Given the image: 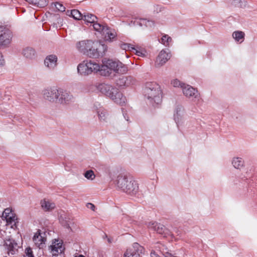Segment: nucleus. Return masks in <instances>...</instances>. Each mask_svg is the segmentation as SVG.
Wrapping results in <instances>:
<instances>
[{"mask_svg":"<svg viewBox=\"0 0 257 257\" xmlns=\"http://www.w3.org/2000/svg\"><path fill=\"white\" fill-rule=\"evenodd\" d=\"M43 94L45 99L52 102L66 104L73 99V96L70 93L56 86L45 89Z\"/></svg>","mask_w":257,"mask_h":257,"instance_id":"f257e3e1","label":"nucleus"},{"mask_svg":"<svg viewBox=\"0 0 257 257\" xmlns=\"http://www.w3.org/2000/svg\"><path fill=\"white\" fill-rule=\"evenodd\" d=\"M115 183L118 189L131 195H136L139 191V184L137 182L126 175H118Z\"/></svg>","mask_w":257,"mask_h":257,"instance_id":"f03ea898","label":"nucleus"},{"mask_svg":"<svg viewBox=\"0 0 257 257\" xmlns=\"http://www.w3.org/2000/svg\"><path fill=\"white\" fill-rule=\"evenodd\" d=\"M145 97L153 105L159 104L162 101V90L160 85L155 82L146 83L144 88Z\"/></svg>","mask_w":257,"mask_h":257,"instance_id":"7ed1b4c3","label":"nucleus"},{"mask_svg":"<svg viewBox=\"0 0 257 257\" xmlns=\"http://www.w3.org/2000/svg\"><path fill=\"white\" fill-rule=\"evenodd\" d=\"M97 89L115 103L120 105L125 104L126 98L118 88L109 84L101 83L98 85Z\"/></svg>","mask_w":257,"mask_h":257,"instance_id":"20e7f679","label":"nucleus"},{"mask_svg":"<svg viewBox=\"0 0 257 257\" xmlns=\"http://www.w3.org/2000/svg\"><path fill=\"white\" fill-rule=\"evenodd\" d=\"M101 66L100 74L103 76H109L112 71L117 73H125L127 71V67L119 61L112 59L103 60Z\"/></svg>","mask_w":257,"mask_h":257,"instance_id":"39448f33","label":"nucleus"},{"mask_svg":"<svg viewBox=\"0 0 257 257\" xmlns=\"http://www.w3.org/2000/svg\"><path fill=\"white\" fill-rule=\"evenodd\" d=\"M92 44L87 55L89 57L98 58L103 55L107 50V46L99 42L92 41Z\"/></svg>","mask_w":257,"mask_h":257,"instance_id":"423d86ee","label":"nucleus"},{"mask_svg":"<svg viewBox=\"0 0 257 257\" xmlns=\"http://www.w3.org/2000/svg\"><path fill=\"white\" fill-rule=\"evenodd\" d=\"M94 30L104 36L106 41L111 42L116 36V33L114 30L101 24H94Z\"/></svg>","mask_w":257,"mask_h":257,"instance_id":"0eeeda50","label":"nucleus"},{"mask_svg":"<svg viewBox=\"0 0 257 257\" xmlns=\"http://www.w3.org/2000/svg\"><path fill=\"white\" fill-rule=\"evenodd\" d=\"M2 218L3 220H6L8 225H10L12 228L17 227V223L18 222L16 214L10 208H7L3 212Z\"/></svg>","mask_w":257,"mask_h":257,"instance_id":"6e6552de","label":"nucleus"},{"mask_svg":"<svg viewBox=\"0 0 257 257\" xmlns=\"http://www.w3.org/2000/svg\"><path fill=\"white\" fill-rule=\"evenodd\" d=\"M144 251V247L139 243L135 242L132 247L129 248L124 253V257H140V254Z\"/></svg>","mask_w":257,"mask_h":257,"instance_id":"1a4fd4ad","label":"nucleus"},{"mask_svg":"<svg viewBox=\"0 0 257 257\" xmlns=\"http://www.w3.org/2000/svg\"><path fill=\"white\" fill-rule=\"evenodd\" d=\"M148 227L150 229L156 231L158 233L162 234L165 237L171 235L170 230L160 223L156 222H151L148 223Z\"/></svg>","mask_w":257,"mask_h":257,"instance_id":"9d476101","label":"nucleus"},{"mask_svg":"<svg viewBox=\"0 0 257 257\" xmlns=\"http://www.w3.org/2000/svg\"><path fill=\"white\" fill-rule=\"evenodd\" d=\"M171 55L168 49L162 50L156 58L155 66L160 67L164 65L171 58Z\"/></svg>","mask_w":257,"mask_h":257,"instance_id":"9b49d317","label":"nucleus"},{"mask_svg":"<svg viewBox=\"0 0 257 257\" xmlns=\"http://www.w3.org/2000/svg\"><path fill=\"white\" fill-rule=\"evenodd\" d=\"M12 38V33L9 30L0 27V45L6 46L10 44Z\"/></svg>","mask_w":257,"mask_h":257,"instance_id":"f8f14e48","label":"nucleus"},{"mask_svg":"<svg viewBox=\"0 0 257 257\" xmlns=\"http://www.w3.org/2000/svg\"><path fill=\"white\" fill-rule=\"evenodd\" d=\"M183 94L192 99H199L200 95L198 91L189 85H185L182 89Z\"/></svg>","mask_w":257,"mask_h":257,"instance_id":"ddd939ff","label":"nucleus"},{"mask_svg":"<svg viewBox=\"0 0 257 257\" xmlns=\"http://www.w3.org/2000/svg\"><path fill=\"white\" fill-rule=\"evenodd\" d=\"M49 250L53 255H57L64 250L62 241L59 239H55L53 240L52 244L49 246Z\"/></svg>","mask_w":257,"mask_h":257,"instance_id":"4468645a","label":"nucleus"},{"mask_svg":"<svg viewBox=\"0 0 257 257\" xmlns=\"http://www.w3.org/2000/svg\"><path fill=\"white\" fill-rule=\"evenodd\" d=\"M92 40H86L79 41L76 43V48L77 50L82 53L83 54L87 55L88 50L92 44Z\"/></svg>","mask_w":257,"mask_h":257,"instance_id":"2eb2a0df","label":"nucleus"},{"mask_svg":"<svg viewBox=\"0 0 257 257\" xmlns=\"http://www.w3.org/2000/svg\"><path fill=\"white\" fill-rule=\"evenodd\" d=\"M135 79L131 76H121L117 80V84L120 87H128L135 84Z\"/></svg>","mask_w":257,"mask_h":257,"instance_id":"dca6fc26","label":"nucleus"},{"mask_svg":"<svg viewBox=\"0 0 257 257\" xmlns=\"http://www.w3.org/2000/svg\"><path fill=\"white\" fill-rule=\"evenodd\" d=\"M184 113V109L182 106L178 105L176 106L174 111V119L177 125H178L183 119Z\"/></svg>","mask_w":257,"mask_h":257,"instance_id":"f3484780","label":"nucleus"},{"mask_svg":"<svg viewBox=\"0 0 257 257\" xmlns=\"http://www.w3.org/2000/svg\"><path fill=\"white\" fill-rule=\"evenodd\" d=\"M58 58L55 55H49L47 56L45 60L44 64L46 67L50 69H54L57 65Z\"/></svg>","mask_w":257,"mask_h":257,"instance_id":"a211bd4d","label":"nucleus"},{"mask_svg":"<svg viewBox=\"0 0 257 257\" xmlns=\"http://www.w3.org/2000/svg\"><path fill=\"white\" fill-rule=\"evenodd\" d=\"M98 120L103 124H107L110 121V116L107 110L103 108H100L97 112Z\"/></svg>","mask_w":257,"mask_h":257,"instance_id":"6ab92c4d","label":"nucleus"},{"mask_svg":"<svg viewBox=\"0 0 257 257\" xmlns=\"http://www.w3.org/2000/svg\"><path fill=\"white\" fill-rule=\"evenodd\" d=\"M33 240L35 245L39 248H42L45 244L46 238L40 233V230L36 232L33 236Z\"/></svg>","mask_w":257,"mask_h":257,"instance_id":"aec40b11","label":"nucleus"},{"mask_svg":"<svg viewBox=\"0 0 257 257\" xmlns=\"http://www.w3.org/2000/svg\"><path fill=\"white\" fill-rule=\"evenodd\" d=\"M5 245L7 247L8 253L14 254L17 251L18 244L13 239L7 238L5 241Z\"/></svg>","mask_w":257,"mask_h":257,"instance_id":"412c9836","label":"nucleus"},{"mask_svg":"<svg viewBox=\"0 0 257 257\" xmlns=\"http://www.w3.org/2000/svg\"><path fill=\"white\" fill-rule=\"evenodd\" d=\"M77 72L81 75H88L91 74L88 65V60L84 61L78 64L77 66Z\"/></svg>","mask_w":257,"mask_h":257,"instance_id":"4be33fe9","label":"nucleus"},{"mask_svg":"<svg viewBox=\"0 0 257 257\" xmlns=\"http://www.w3.org/2000/svg\"><path fill=\"white\" fill-rule=\"evenodd\" d=\"M82 20H84L86 24H91L93 28L94 24H100L97 22V18L92 14L85 13L83 16Z\"/></svg>","mask_w":257,"mask_h":257,"instance_id":"5701e85b","label":"nucleus"},{"mask_svg":"<svg viewBox=\"0 0 257 257\" xmlns=\"http://www.w3.org/2000/svg\"><path fill=\"white\" fill-rule=\"evenodd\" d=\"M40 204L42 208L45 211H51L56 206L53 202L45 199L41 201Z\"/></svg>","mask_w":257,"mask_h":257,"instance_id":"b1692460","label":"nucleus"},{"mask_svg":"<svg viewBox=\"0 0 257 257\" xmlns=\"http://www.w3.org/2000/svg\"><path fill=\"white\" fill-rule=\"evenodd\" d=\"M22 54L25 58L32 59L36 56V51L33 48L27 47L23 49Z\"/></svg>","mask_w":257,"mask_h":257,"instance_id":"393cba45","label":"nucleus"},{"mask_svg":"<svg viewBox=\"0 0 257 257\" xmlns=\"http://www.w3.org/2000/svg\"><path fill=\"white\" fill-rule=\"evenodd\" d=\"M231 163L233 167L236 169L240 170L244 166V161L240 157H234Z\"/></svg>","mask_w":257,"mask_h":257,"instance_id":"a878e982","label":"nucleus"},{"mask_svg":"<svg viewBox=\"0 0 257 257\" xmlns=\"http://www.w3.org/2000/svg\"><path fill=\"white\" fill-rule=\"evenodd\" d=\"M88 65L91 74L93 72H97L99 71L100 72L101 66L96 62L93 60H88Z\"/></svg>","mask_w":257,"mask_h":257,"instance_id":"bb28decb","label":"nucleus"},{"mask_svg":"<svg viewBox=\"0 0 257 257\" xmlns=\"http://www.w3.org/2000/svg\"><path fill=\"white\" fill-rule=\"evenodd\" d=\"M232 36L235 41L241 43L244 41L245 34L242 31H236L232 33Z\"/></svg>","mask_w":257,"mask_h":257,"instance_id":"cd10ccee","label":"nucleus"},{"mask_svg":"<svg viewBox=\"0 0 257 257\" xmlns=\"http://www.w3.org/2000/svg\"><path fill=\"white\" fill-rule=\"evenodd\" d=\"M27 2L37 7H44L47 5L46 0H25Z\"/></svg>","mask_w":257,"mask_h":257,"instance_id":"c85d7f7f","label":"nucleus"},{"mask_svg":"<svg viewBox=\"0 0 257 257\" xmlns=\"http://www.w3.org/2000/svg\"><path fill=\"white\" fill-rule=\"evenodd\" d=\"M70 13L72 17L76 19V20H81L82 19L83 15H82L81 13L77 10H73L70 12L69 11H67L68 15H69V13Z\"/></svg>","mask_w":257,"mask_h":257,"instance_id":"c756f323","label":"nucleus"},{"mask_svg":"<svg viewBox=\"0 0 257 257\" xmlns=\"http://www.w3.org/2000/svg\"><path fill=\"white\" fill-rule=\"evenodd\" d=\"M172 41V39L170 36L168 35H164L161 38L160 42L164 46L167 47L169 46Z\"/></svg>","mask_w":257,"mask_h":257,"instance_id":"7c9ffc66","label":"nucleus"},{"mask_svg":"<svg viewBox=\"0 0 257 257\" xmlns=\"http://www.w3.org/2000/svg\"><path fill=\"white\" fill-rule=\"evenodd\" d=\"M84 177L88 180H93L95 179V175L93 171L91 170H89L86 171L84 174Z\"/></svg>","mask_w":257,"mask_h":257,"instance_id":"2f4dec72","label":"nucleus"},{"mask_svg":"<svg viewBox=\"0 0 257 257\" xmlns=\"http://www.w3.org/2000/svg\"><path fill=\"white\" fill-rule=\"evenodd\" d=\"M171 84L175 87H181L183 89V87L186 85L184 83L181 82L180 80L177 79H173L171 81Z\"/></svg>","mask_w":257,"mask_h":257,"instance_id":"473e14b6","label":"nucleus"},{"mask_svg":"<svg viewBox=\"0 0 257 257\" xmlns=\"http://www.w3.org/2000/svg\"><path fill=\"white\" fill-rule=\"evenodd\" d=\"M147 22V20L146 19H135L134 21V25H139L141 27L146 25V23Z\"/></svg>","mask_w":257,"mask_h":257,"instance_id":"72a5a7b5","label":"nucleus"},{"mask_svg":"<svg viewBox=\"0 0 257 257\" xmlns=\"http://www.w3.org/2000/svg\"><path fill=\"white\" fill-rule=\"evenodd\" d=\"M120 46L122 49L124 50L133 51V50H135V47L131 44L122 43L120 44Z\"/></svg>","mask_w":257,"mask_h":257,"instance_id":"f704fd0d","label":"nucleus"},{"mask_svg":"<svg viewBox=\"0 0 257 257\" xmlns=\"http://www.w3.org/2000/svg\"><path fill=\"white\" fill-rule=\"evenodd\" d=\"M159 244H162L160 243H157L155 245L154 250H153L151 252V257H161L160 255L159 254H158V253H157V251H160L163 254L162 251H161V250H157L156 249V246L158 245Z\"/></svg>","mask_w":257,"mask_h":257,"instance_id":"c9c22d12","label":"nucleus"},{"mask_svg":"<svg viewBox=\"0 0 257 257\" xmlns=\"http://www.w3.org/2000/svg\"><path fill=\"white\" fill-rule=\"evenodd\" d=\"M137 55L139 56L144 57L145 56V51L141 50L138 47H135V50L133 51Z\"/></svg>","mask_w":257,"mask_h":257,"instance_id":"e433bc0d","label":"nucleus"},{"mask_svg":"<svg viewBox=\"0 0 257 257\" xmlns=\"http://www.w3.org/2000/svg\"><path fill=\"white\" fill-rule=\"evenodd\" d=\"M55 7L59 11L62 12L65 11V7L61 3L58 2L56 3L55 4Z\"/></svg>","mask_w":257,"mask_h":257,"instance_id":"4c0bfd02","label":"nucleus"},{"mask_svg":"<svg viewBox=\"0 0 257 257\" xmlns=\"http://www.w3.org/2000/svg\"><path fill=\"white\" fill-rule=\"evenodd\" d=\"M25 257H34L32 249L30 247H27L25 249Z\"/></svg>","mask_w":257,"mask_h":257,"instance_id":"58836bf2","label":"nucleus"},{"mask_svg":"<svg viewBox=\"0 0 257 257\" xmlns=\"http://www.w3.org/2000/svg\"><path fill=\"white\" fill-rule=\"evenodd\" d=\"M154 24L155 23L153 21L147 20L146 27L151 28L154 26Z\"/></svg>","mask_w":257,"mask_h":257,"instance_id":"ea45409f","label":"nucleus"},{"mask_svg":"<svg viewBox=\"0 0 257 257\" xmlns=\"http://www.w3.org/2000/svg\"><path fill=\"white\" fill-rule=\"evenodd\" d=\"M86 207L92 210V211H94L95 210V207L94 205L93 204L91 203H87Z\"/></svg>","mask_w":257,"mask_h":257,"instance_id":"a19ab883","label":"nucleus"},{"mask_svg":"<svg viewBox=\"0 0 257 257\" xmlns=\"http://www.w3.org/2000/svg\"><path fill=\"white\" fill-rule=\"evenodd\" d=\"M5 64V61L3 58L2 53L0 52V66H3Z\"/></svg>","mask_w":257,"mask_h":257,"instance_id":"79ce46f5","label":"nucleus"},{"mask_svg":"<svg viewBox=\"0 0 257 257\" xmlns=\"http://www.w3.org/2000/svg\"><path fill=\"white\" fill-rule=\"evenodd\" d=\"M122 114H123V117H124V119L126 121H129V117L127 116V114L124 112V109H122Z\"/></svg>","mask_w":257,"mask_h":257,"instance_id":"37998d69","label":"nucleus"},{"mask_svg":"<svg viewBox=\"0 0 257 257\" xmlns=\"http://www.w3.org/2000/svg\"><path fill=\"white\" fill-rule=\"evenodd\" d=\"M110 168L109 167V168H107L106 172L108 173H110Z\"/></svg>","mask_w":257,"mask_h":257,"instance_id":"c03bdc74","label":"nucleus"},{"mask_svg":"<svg viewBox=\"0 0 257 257\" xmlns=\"http://www.w3.org/2000/svg\"><path fill=\"white\" fill-rule=\"evenodd\" d=\"M107 241L109 243H111L112 242V240L110 238H107Z\"/></svg>","mask_w":257,"mask_h":257,"instance_id":"a18cd8bd","label":"nucleus"},{"mask_svg":"<svg viewBox=\"0 0 257 257\" xmlns=\"http://www.w3.org/2000/svg\"><path fill=\"white\" fill-rule=\"evenodd\" d=\"M1 95H2V94H1V93L0 92V100H2V96H1Z\"/></svg>","mask_w":257,"mask_h":257,"instance_id":"49530a36","label":"nucleus"}]
</instances>
